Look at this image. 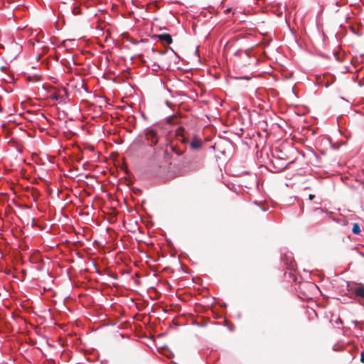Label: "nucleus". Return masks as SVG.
Wrapping results in <instances>:
<instances>
[{
    "instance_id": "nucleus-4",
    "label": "nucleus",
    "mask_w": 364,
    "mask_h": 364,
    "mask_svg": "<svg viewBox=\"0 0 364 364\" xmlns=\"http://www.w3.org/2000/svg\"><path fill=\"white\" fill-rule=\"evenodd\" d=\"M203 142L200 138L194 135L193 139L190 142V147L193 150H199L202 148Z\"/></svg>"
},
{
    "instance_id": "nucleus-19",
    "label": "nucleus",
    "mask_w": 364,
    "mask_h": 364,
    "mask_svg": "<svg viewBox=\"0 0 364 364\" xmlns=\"http://www.w3.org/2000/svg\"><path fill=\"white\" fill-rule=\"evenodd\" d=\"M341 322V319L336 321V323Z\"/></svg>"
},
{
    "instance_id": "nucleus-7",
    "label": "nucleus",
    "mask_w": 364,
    "mask_h": 364,
    "mask_svg": "<svg viewBox=\"0 0 364 364\" xmlns=\"http://www.w3.org/2000/svg\"><path fill=\"white\" fill-rule=\"evenodd\" d=\"M170 149L172 152L175 153L177 156H181L183 154L184 151L178 149L176 146L170 145Z\"/></svg>"
},
{
    "instance_id": "nucleus-3",
    "label": "nucleus",
    "mask_w": 364,
    "mask_h": 364,
    "mask_svg": "<svg viewBox=\"0 0 364 364\" xmlns=\"http://www.w3.org/2000/svg\"><path fill=\"white\" fill-rule=\"evenodd\" d=\"M154 39H157L159 41H161L163 43H166L167 45H170L173 43V39L169 33H164L158 35H154L152 37Z\"/></svg>"
},
{
    "instance_id": "nucleus-22",
    "label": "nucleus",
    "mask_w": 364,
    "mask_h": 364,
    "mask_svg": "<svg viewBox=\"0 0 364 364\" xmlns=\"http://www.w3.org/2000/svg\"><path fill=\"white\" fill-rule=\"evenodd\" d=\"M322 210V211H323V210H322L321 208H316V210Z\"/></svg>"
},
{
    "instance_id": "nucleus-1",
    "label": "nucleus",
    "mask_w": 364,
    "mask_h": 364,
    "mask_svg": "<svg viewBox=\"0 0 364 364\" xmlns=\"http://www.w3.org/2000/svg\"><path fill=\"white\" fill-rule=\"evenodd\" d=\"M143 136L148 145L154 148L161 137V132L157 127L150 126L144 129Z\"/></svg>"
},
{
    "instance_id": "nucleus-8",
    "label": "nucleus",
    "mask_w": 364,
    "mask_h": 364,
    "mask_svg": "<svg viewBox=\"0 0 364 364\" xmlns=\"http://www.w3.org/2000/svg\"><path fill=\"white\" fill-rule=\"evenodd\" d=\"M360 232H361V230H360V225L358 223H353V228H352V232L354 235H359L360 233Z\"/></svg>"
},
{
    "instance_id": "nucleus-16",
    "label": "nucleus",
    "mask_w": 364,
    "mask_h": 364,
    "mask_svg": "<svg viewBox=\"0 0 364 364\" xmlns=\"http://www.w3.org/2000/svg\"><path fill=\"white\" fill-rule=\"evenodd\" d=\"M158 53H159V55H164L165 53V52H164V51H158Z\"/></svg>"
},
{
    "instance_id": "nucleus-9",
    "label": "nucleus",
    "mask_w": 364,
    "mask_h": 364,
    "mask_svg": "<svg viewBox=\"0 0 364 364\" xmlns=\"http://www.w3.org/2000/svg\"><path fill=\"white\" fill-rule=\"evenodd\" d=\"M72 14L74 16L81 15L82 14V11L79 6L75 5L72 9Z\"/></svg>"
},
{
    "instance_id": "nucleus-17",
    "label": "nucleus",
    "mask_w": 364,
    "mask_h": 364,
    "mask_svg": "<svg viewBox=\"0 0 364 364\" xmlns=\"http://www.w3.org/2000/svg\"><path fill=\"white\" fill-rule=\"evenodd\" d=\"M230 10H231V9H230V8L227 9L225 10V13H228V12H230Z\"/></svg>"
},
{
    "instance_id": "nucleus-5",
    "label": "nucleus",
    "mask_w": 364,
    "mask_h": 364,
    "mask_svg": "<svg viewBox=\"0 0 364 364\" xmlns=\"http://www.w3.org/2000/svg\"><path fill=\"white\" fill-rule=\"evenodd\" d=\"M177 133L178 135L179 134L181 135L180 140L183 144H188L189 142V139H188L189 135L188 134L186 135V132L184 127H180L178 129Z\"/></svg>"
},
{
    "instance_id": "nucleus-10",
    "label": "nucleus",
    "mask_w": 364,
    "mask_h": 364,
    "mask_svg": "<svg viewBox=\"0 0 364 364\" xmlns=\"http://www.w3.org/2000/svg\"><path fill=\"white\" fill-rule=\"evenodd\" d=\"M178 121V117L175 115H172V116H170V117H168L166 118V122L168 124H176Z\"/></svg>"
},
{
    "instance_id": "nucleus-21",
    "label": "nucleus",
    "mask_w": 364,
    "mask_h": 364,
    "mask_svg": "<svg viewBox=\"0 0 364 364\" xmlns=\"http://www.w3.org/2000/svg\"><path fill=\"white\" fill-rule=\"evenodd\" d=\"M341 322V319L336 321V323Z\"/></svg>"
},
{
    "instance_id": "nucleus-11",
    "label": "nucleus",
    "mask_w": 364,
    "mask_h": 364,
    "mask_svg": "<svg viewBox=\"0 0 364 364\" xmlns=\"http://www.w3.org/2000/svg\"><path fill=\"white\" fill-rule=\"evenodd\" d=\"M149 67H151L152 70L154 71H158L159 69H160L161 67L156 63V62H151V64L148 65Z\"/></svg>"
},
{
    "instance_id": "nucleus-2",
    "label": "nucleus",
    "mask_w": 364,
    "mask_h": 364,
    "mask_svg": "<svg viewBox=\"0 0 364 364\" xmlns=\"http://www.w3.org/2000/svg\"><path fill=\"white\" fill-rule=\"evenodd\" d=\"M348 291L354 294L357 297L364 299V284L362 283H353L350 285L348 282Z\"/></svg>"
},
{
    "instance_id": "nucleus-15",
    "label": "nucleus",
    "mask_w": 364,
    "mask_h": 364,
    "mask_svg": "<svg viewBox=\"0 0 364 364\" xmlns=\"http://www.w3.org/2000/svg\"><path fill=\"white\" fill-rule=\"evenodd\" d=\"M166 105L168 106V107H170L171 105V102L168 100L166 101Z\"/></svg>"
},
{
    "instance_id": "nucleus-14",
    "label": "nucleus",
    "mask_w": 364,
    "mask_h": 364,
    "mask_svg": "<svg viewBox=\"0 0 364 364\" xmlns=\"http://www.w3.org/2000/svg\"><path fill=\"white\" fill-rule=\"evenodd\" d=\"M308 198H309V200H311L315 198V196L313 194H309Z\"/></svg>"
},
{
    "instance_id": "nucleus-13",
    "label": "nucleus",
    "mask_w": 364,
    "mask_h": 364,
    "mask_svg": "<svg viewBox=\"0 0 364 364\" xmlns=\"http://www.w3.org/2000/svg\"><path fill=\"white\" fill-rule=\"evenodd\" d=\"M360 361H361V363H364V350L361 352Z\"/></svg>"
},
{
    "instance_id": "nucleus-18",
    "label": "nucleus",
    "mask_w": 364,
    "mask_h": 364,
    "mask_svg": "<svg viewBox=\"0 0 364 364\" xmlns=\"http://www.w3.org/2000/svg\"><path fill=\"white\" fill-rule=\"evenodd\" d=\"M168 49H170L171 51H172L173 53H175L174 50L171 48H169Z\"/></svg>"
},
{
    "instance_id": "nucleus-12",
    "label": "nucleus",
    "mask_w": 364,
    "mask_h": 364,
    "mask_svg": "<svg viewBox=\"0 0 364 364\" xmlns=\"http://www.w3.org/2000/svg\"><path fill=\"white\" fill-rule=\"evenodd\" d=\"M60 98V95L57 93H53L50 95V99L53 100L59 101Z\"/></svg>"
},
{
    "instance_id": "nucleus-6",
    "label": "nucleus",
    "mask_w": 364,
    "mask_h": 364,
    "mask_svg": "<svg viewBox=\"0 0 364 364\" xmlns=\"http://www.w3.org/2000/svg\"><path fill=\"white\" fill-rule=\"evenodd\" d=\"M341 6V3L339 1H333L331 4H329V9L331 12L338 13L339 11V7Z\"/></svg>"
},
{
    "instance_id": "nucleus-20",
    "label": "nucleus",
    "mask_w": 364,
    "mask_h": 364,
    "mask_svg": "<svg viewBox=\"0 0 364 364\" xmlns=\"http://www.w3.org/2000/svg\"><path fill=\"white\" fill-rule=\"evenodd\" d=\"M341 322V319L336 321V323Z\"/></svg>"
}]
</instances>
